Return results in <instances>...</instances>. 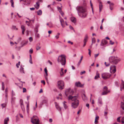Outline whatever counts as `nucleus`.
Returning a JSON list of instances; mask_svg holds the SVG:
<instances>
[{"mask_svg":"<svg viewBox=\"0 0 124 124\" xmlns=\"http://www.w3.org/2000/svg\"><path fill=\"white\" fill-rule=\"evenodd\" d=\"M121 107L124 110V102H121Z\"/></svg>","mask_w":124,"mask_h":124,"instance_id":"a878e982","label":"nucleus"},{"mask_svg":"<svg viewBox=\"0 0 124 124\" xmlns=\"http://www.w3.org/2000/svg\"><path fill=\"white\" fill-rule=\"evenodd\" d=\"M37 14L39 15H41L42 14V11L41 10H39L37 12Z\"/></svg>","mask_w":124,"mask_h":124,"instance_id":"b1692460","label":"nucleus"},{"mask_svg":"<svg viewBox=\"0 0 124 124\" xmlns=\"http://www.w3.org/2000/svg\"><path fill=\"white\" fill-rule=\"evenodd\" d=\"M9 121L8 117L6 118L4 120V124H7L8 122Z\"/></svg>","mask_w":124,"mask_h":124,"instance_id":"ddd939ff","label":"nucleus"},{"mask_svg":"<svg viewBox=\"0 0 124 124\" xmlns=\"http://www.w3.org/2000/svg\"><path fill=\"white\" fill-rule=\"evenodd\" d=\"M57 61L59 63H60L62 65H65L66 63L65 56L64 55H61L58 57Z\"/></svg>","mask_w":124,"mask_h":124,"instance_id":"7ed1b4c3","label":"nucleus"},{"mask_svg":"<svg viewBox=\"0 0 124 124\" xmlns=\"http://www.w3.org/2000/svg\"><path fill=\"white\" fill-rule=\"evenodd\" d=\"M11 101L12 104H14V103L15 101L13 99V98H11Z\"/></svg>","mask_w":124,"mask_h":124,"instance_id":"79ce46f5","label":"nucleus"},{"mask_svg":"<svg viewBox=\"0 0 124 124\" xmlns=\"http://www.w3.org/2000/svg\"><path fill=\"white\" fill-rule=\"evenodd\" d=\"M99 53L97 54H94V57L95 58H96L99 55Z\"/></svg>","mask_w":124,"mask_h":124,"instance_id":"774afa93","label":"nucleus"},{"mask_svg":"<svg viewBox=\"0 0 124 124\" xmlns=\"http://www.w3.org/2000/svg\"><path fill=\"white\" fill-rule=\"evenodd\" d=\"M26 89L24 88H23V92L24 93L26 92Z\"/></svg>","mask_w":124,"mask_h":124,"instance_id":"864d4df0","label":"nucleus"},{"mask_svg":"<svg viewBox=\"0 0 124 124\" xmlns=\"http://www.w3.org/2000/svg\"><path fill=\"white\" fill-rule=\"evenodd\" d=\"M70 28L72 30H74V29L72 26L70 25L69 26Z\"/></svg>","mask_w":124,"mask_h":124,"instance_id":"69168bd1","label":"nucleus"},{"mask_svg":"<svg viewBox=\"0 0 124 124\" xmlns=\"http://www.w3.org/2000/svg\"><path fill=\"white\" fill-rule=\"evenodd\" d=\"M29 62L31 63V64L32 63V59H30Z\"/></svg>","mask_w":124,"mask_h":124,"instance_id":"338daca9","label":"nucleus"},{"mask_svg":"<svg viewBox=\"0 0 124 124\" xmlns=\"http://www.w3.org/2000/svg\"><path fill=\"white\" fill-rule=\"evenodd\" d=\"M76 9L78 11V14L79 15V13H81L82 14V17H85L86 16V14L85 13L86 12V10L82 6H78Z\"/></svg>","mask_w":124,"mask_h":124,"instance_id":"f03ea898","label":"nucleus"},{"mask_svg":"<svg viewBox=\"0 0 124 124\" xmlns=\"http://www.w3.org/2000/svg\"><path fill=\"white\" fill-rule=\"evenodd\" d=\"M1 105L2 107V108H5V107L6 104L5 103H3L1 104Z\"/></svg>","mask_w":124,"mask_h":124,"instance_id":"f704fd0d","label":"nucleus"},{"mask_svg":"<svg viewBox=\"0 0 124 124\" xmlns=\"http://www.w3.org/2000/svg\"><path fill=\"white\" fill-rule=\"evenodd\" d=\"M66 92H68V94H72L73 93V92L72 90H71L70 89H69L66 90Z\"/></svg>","mask_w":124,"mask_h":124,"instance_id":"9b49d317","label":"nucleus"},{"mask_svg":"<svg viewBox=\"0 0 124 124\" xmlns=\"http://www.w3.org/2000/svg\"><path fill=\"white\" fill-rule=\"evenodd\" d=\"M110 44L112 45L114 44V42H112L111 40H110Z\"/></svg>","mask_w":124,"mask_h":124,"instance_id":"bf43d9fd","label":"nucleus"},{"mask_svg":"<svg viewBox=\"0 0 124 124\" xmlns=\"http://www.w3.org/2000/svg\"><path fill=\"white\" fill-rule=\"evenodd\" d=\"M21 28L22 30L25 29L24 26V25H22L21 26Z\"/></svg>","mask_w":124,"mask_h":124,"instance_id":"13d9d810","label":"nucleus"},{"mask_svg":"<svg viewBox=\"0 0 124 124\" xmlns=\"http://www.w3.org/2000/svg\"><path fill=\"white\" fill-rule=\"evenodd\" d=\"M12 28L14 30H18V29L16 28L15 26H12Z\"/></svg>","mask_w":124,"mask_h":124,"instance_id":"8fccbe9b","label":"nucleus"},{"mask_svg":"<svg viewBox=\"0 0 124 124\" xmlns=\"http://www.w3.org/2000/svg\"><path fill=\"white\" fill-rule=\"evenodd\" d=\"M58 86L59 88L62 90L64 88V85L63 82L62 80H60L58 82Z\"/></svg>","mask_w":124,"mask_h":124,"instance_id":"423d86ee","label":"nucleus"},{"mask_svg":"<svg viewBox=\"0 0 124 124\" xmlns=\"http://www.w3.org/2000/svg\"><path fill=\"white\" fill-rule=\"evenodd\" d=\"M96 42L95 39V38H93L92 39V43H94Z\"/></svg>","mask_w":124,"mask_h":124,"instance_id":"c756f323","label":"nucleus"},{"mask_svg":"<svg viewBox=\"0 0 124 124\" xmlns=\"http://www.w3.org/2000/svg\"><path fill=\"white\" fill-rule=\"evenodd\" d=\"M36 6L35 7L36 9H38L39 8V2H37L36 3Z\"/></svg>","mask_w":124,"mask_h":124,"instance_id":"a211bd4d","label":"nucleus"},{"mask_svg":"<svg viewBox=\"0 0 124 124\" xmlns=\"http://www.w3.org/2000/svg\"><path fill=\"white\" fill-rule=\"evenodd\" d=\"M25 30V29L22 30V34H24V32Z\"/></svg>","mask_w":124,"mask_h":124,"instance_id":"0e129e2a","label":"nucleus"},{"mask_svg":"<svg viewBox=\"0 0 124 124\" xmlns=\"http://www.w3.org/2000/svg\"><path fill=\"white\" fill-rule=\"evenodd\" d=\"M29 109V104H27V110L28 113V111Z\"/></svg>","mask_w":124,"mask_h":124,"instance_id":"e433bc0d","label":"nucleus"},{"mask_svg":"<svg viewBox=\"0 0 124 124\" xmlns=\"http://www.w3.org/2000/svg\"><path fill=\"white\" fill-rule=\"evenodd\" d=\"M88 38V37L87 35H86L84 39V42H87V41Z\"/></svg>","mask_w":124,"mask_h":124,"instance_id":"6ab92c4d","label":"nucleus"},{"mask_svg":"<svg viewBox=\"0 0 124 124\" xmlns=\"http://www.w3.org/2000/svg\"><path fill=\"white\" fill-rule=\"evenodd\" d=\"M36 35L37 37L38 38H39V34L37 33H36Z\"/></svg>","mask_w":124,"mask_h":124,"instance_id":"e2e57ef3","label":"nucleus"},{"mask_svg":"<svg viewBox=\"0 0 124 124\" xmlns=\"http://www.w3.org/2000/svg\"><path fill=\"white\" fill-rule=\"evenodd\" d=\"M120 117H119L117 118V121L118 122H120Z\"/></svg>","mask_w":124,"mask_h":124,"instance_id":"3c124183","label":"nucleus"},{"mask_svg":"<svg viewBox=\"0 0 124 124\" xmlns=\"http://www.w3.org/2000/svg\"><path fill=\"white\" fill-rule=\"evenodd\" d=\"M82 98L83 100H85L87 99V97L85 94H83L82 95Z\"/></svg>","mask_w":124,"mask_h":124,"instance_id":"5701e85b","label":"nucleus"},{"mask_svg":"<svg viewBox=\"0 0 124 124\" xmlns=\"http://www.w3.org/2000/svg\"><path fill=\"white\" fill-rule=\"evenodd\" d=\"M27 43H24L23 44L22 43L21 44V47H22L24 46H25Z\"/></svg>","mask_w":124,"mask_h":124,"instance_id":"a18cd8bd","label":"nucleus"},{"mask_svg":"<svg viewBox=\"0 0 124 124\" xmlns=\"http://www.w3.org/2000/svg\"><path fill=\"white\" fill-rule=\"evenodd\" d=\"M60 35V33H57V35L55 36V37L57 39H58L59 38V35Z\"/></svg>","mask_w":124,"mask_h":124,"instance_id":"37998d69","label":"nucleus"},{"mask_svg":"<svg viewBox=\"0 0 124 124\" xmlns=\"http://www.w3.org/2000/svg\"><path fill=\"white\" fill-rule=\"evenodd\" d=\"M111 76V74L108 73H104L102 74V78L104 79H106L108 78Z\"/></svg>","mask_w":124,"mask_h":124,"instance_id":"0eeeda50","label":"nucleus"},{"mask_svg":"<svg viewBox=\"0 0 124 124\" xmlns=\"http://www.w3.org/2000/svg\"><path fill=\"white\" fill-rule=\"evenodd\" d=\"M70 20H71V21L72 22L74 23H75L76 22V18L74 17H71L70 18Z\"/></svg>","mask_w":124,"mask_h":124,"instance_id":"f8f14e48","label":"nucleus"},{"mask_svg":"<svg viewBox=\"0 0 124 124\" xmlns=\"http://www.w3.org/2000/svg\"><path fill=\"white\" fill-rule=\"evenodd\" d=\"M47 101H48V100L47 99H45V100H43V101L42 102L43 103H47Z\"/></svg>","mask_w":124,"mask_h":124,"instance_id":"2f4dec72","label":"nucleus"},{"mask_svg":"<svg viewBox=\"0 0 124 124\" xmlns=\"http://www.w3.org/2000/svg\"><path fill=\"white\" fill-rule=\"evenodd\" d=\"M107 43V41L105 39L102 40L100 45L101 46H103L106 44Z\"/></svg>","mask_w":124,"mask_h":124,"instance_id":"9d476101","label":"nucleus"},{"mask_svg":"<svg viewBox=\"0 0 124 124\" xmlns=\"http://www.w3.org/2000/svg\"><path fill=\"white\" fill-rule=\"evenodd\" d=\"M60 19L61 23H64V20L62 19L61 17H60Z\"/></svg>","mask_w":124,"mask_h":124,"instance_id":"7c9ffc66","label":"nucleus"},{"mask_svg":"<svg viewBox=\"0 0 124 124\" xmlns=\"http://www.w3.org/2000/svg\"><path fill=\"white\" fill-rule=\"evenodd\" d=\"M115 84L117 86H118L119 85L118 82L117 81L115 82Z\"/></svg>","mask_w":124,"mask_h":124,"instance_id":"6e6d98bb","label":"nucleus"},{"mask_svg":"<svg viewBox=\"0 0 124 124\" xmlns=\"http://www.w3.org/2000/svg\"><path fill=\"white\" fill-rule=\"evenodd\" d=\"M29 40L31 42L33 40L32 38V37H30L29 38Z\"/></svg>","mask_w":124,"mask_h":124,"instance_id":"603ef678","label":"nucleus"},{"mask_svg":"<svg viewBox=\"0 0 124 124\" xmlns=\"http://www.w3.org/2000/svg\"><path fill=\"white\" fill-rule=\"evenodd\" d=\"M57 8L58 10L59 11V12H60V11H62V8H61L58 7H57Z\"/></svg>","mask_w":124,"mask_h":124,"instance_id":"473e14b6","label":"nucleus"},{"mask_svg":"<svg viewBox=\"0 0 124 124\" xmlns=\"http://www.w3.org/2000/svg\"><path fill=\"white\" fill-rule=\"evenodd\" d=\"M20 71L21 73H24L23 68L21 66L20 68Z\"/></svg>","mask_w":124,"mask_h":124,"instance_id":"dca6fc26","label":"nucleus"},{"mask_svg":"<svg viewBox=\"0 0 124 124\" xmlns=\"http://www.w3.org/2000/svg\"><path fill=\"white\" fill-rule=\"evenodd\" d=\"M83 58V56H82L81 57V59H80V61H79L78 62V63L77 64V65L78 66H79V65H80L81 63V61L82 59Z\"/></svg>","mask_w":124,"mask_h":124,"instance_id":"aec40b11","label":"nucleus"},{"mask_svg":"<svg viewBox=\"0 0 124 124\" xmlns=\"http://www.w3.org/2000/svg\"><path fill=\"white\" fill-rule=\"evenodd\" d=\"M114 67V69L113 70H112L113 72V73H114L116 71V66L115 65L114 66H112V67ZM112 67H110V69H111Z\"/></svg>","mask_w":124,"mask_h":124,"instance_id":"f3484780","label":"nucleus"},{"mask_svg":"<svg viewBox=\"0 0 124 124\" xmlns=\"http://www.w3.org/2000/svg\"><path fill=\"white\" fill-rule=\"evenodd\" d=\"M75 85L77 87L82 88L83 87L84 84H82L79 81L76 82Z\"/></svg>","mask_w":124,"mask_h":124,"instance_id":"1a4fd4ad","label":"nucleus"},{"mask_svg":"<svg viewBox=\"0 0 124 124\" xmlns=\"http://www.w3.org/2000/svg\"><path fill=\"white\" fill-rule=\"evenodd\" d=\"M78 97V95L74 96L70 95L68 97L69 100H71L72 101H74L71 104V107L74 108H77L79 104V101L77 99Z\"/></svg>","mask_w":124,"mask_h":124,"instance_id":"f257e3e1","label":"nucleus"},{"mask_svg":"<svg viewBox=\"0 0 124 124\" xmlns=\"http://www.w3.org/2000/svg\"><path fill=\"white\" fill-rule=\"evenodd\" d=\"M39 24H37L36 25L35 27V29H38L39 27Z\"/></svg>","mask_w":124,"mask_h":124,"instance_id":"a19ab883","label":"nucleus"},{"mask_svg":"<svg viewBox=\"0 0 124 124\" xmlns=\"http://www.w3.org/2000/svg\"><path fill=\"white\" fill-rule=\"evenodd\" d=\"M63 105L64 108L65 109H66L67 108V107L66 104L65 103H63Z\"/></svg>","mask_w":124,"mask_h":124,"instance_id":"c03bdc74","label":"nucleus"},{"mask_svg":"<svg viewBox=\"0 0 124 124\" xmlns=\"http://www.w3.org/2000/svg\"><path fill=\"white\" fill-rule=\"evenodd\" d=\"M41 48V47H40L38 46H36V49L37 50H39Z\"/></svg>","mask_w":124,"mask_h":124,"instance_id":"4c0bfd02","label":"nucleus"},{"mask_svg":"<svg viewBox=\"0 0 124 124\" xmlns=\"http://www.w3.org/2000/svg\"><path fill=\"white\" fill-rule=\"evenodd\" d=\"M98 103L99 104L101 105L102 104V99L101 98H99L98 99Z\"/></svg>","mask_w":124,"mask_h":124,"instance_id":"2eb2a0df","label":"nucleus"},{"mask_svg":"<svg viewBox=\"0 0 124 124\" xmlns=\"http://www.w3.org/2000/svg\"><path fill=\"white\" fill-rule=\"evenodd\" d=\"M109 60L110 62H113L115 64H117L118 62L120 61L119 59H116V57L114 56L109 57Z\"/></svg>","mask_w":124,"mask_h":124,"instance_id":"20e7f679","label":"nucleus"},{"mask_svg":"<svg viewBox=\"0 0 124 124\" xmlns=\"http://www.w3.org/2000/svg\"><path fill=\"white\" fill-rule=\"evenodd\" d=\"M99 74L98 72V71H97L96 73V76H95L94 79H97L98 78H99Z\"/></svg>","mask_w":124,"mask_h":124,"instance_id":"4be33fe9","label":"nucleus"},{"mask_svg":"<svg viewBox=\"0 0 124 124\" xmlns=\"http://www.w3.org/2000/svg\"><path fill=\"white\" fill-rule=\"evenodd\" d=\"M60 73L61 76H64V72L63 71L60 72Z\"/></svg>","mask_w":124,"mask_h":124,"instance_id":"de8ad7c7","label":"nucleus"},{"mask_svg":"<svg viewBox=\"0 0 124 124\" xmlns=\"http://www.w3.org/2000/svg\"><path fill=\"white\" fill-rule=\"evenodd\" d=\"M20 103L21 106H22L24 105L23 103V100L22 99H21L20 100Z\"/></svg>","mask_w":124,"mask_h":124,"instance_id":"393cba45","label":"nucleus"},{"mask_svg":"<svg viewBox=\"0 0 124 124\" xmlns=\"http://www.w3.org/2000/svg\"><path fill=\"white\" fill-rule=\"evenodd\" d=\"M56 108L57 109L60 111H61V109L60 107L59 106H56Z\"/></svg>","mask_w":124,"mask_h":124,"instance_id":"c9c22d12","label":"nucleus"},{"mask_svg":"<svg viewBox=\"0 0 124 124\" xmlns=\"http://www.w3.org/2000/svg\"><path fill=\"white\" fill-rule=\"evenodd\" d=\"M59 12L61 14L62 16H63L64 15V13L62 11H60Z\"/></svg>","mask_w":124,"mask_h":124,"instance_id":"09e8293b","label":"nucleus"},{"mask_svg":"<svg viewBox=\"0 0 124 124\" xmlns=\"http://www.w3.org/2000/svg\"><path fill=\"white\" fill-rule=\"evenodd\" d=\"M44 71L45 72L46 76H47L48 75V74L47 73V70L46 68H45Z\"/></svg>","mask_w":124,"mask_h":124,"instance_id":"cd10ccee","label":"nucleus"},{"mask_svg":"<svg viewBox=\"0 0 124 124\" xmlns=\"http://www.w3.org/2000/svg\"><path fill=\"white\" fill-rule=\"evenodd\" d=\"M107 3L108 4H109V6H112L114 5V4L113 3L109 1H108Z\"/></svg>","mask_w":124,"mask_h":124,"instance_id":"412c9836","label":"nucleus"},{"mask_svg":"<svg viewBox=\"0 0 124 124\" xmlns=\"http://www.w3.org/2000/svg\"><path fill=\"white\" fill-rule=\"evenodd\" d=\"M31 121L33 124H39V119L36 116H34L33 118H31Z\"/></svg>","mask_w":124,"mask_h":124,"instance_id":"39448f33","label":"nucleus"},{"mask_svg":"<svg viewBox=\"0 0 124 124\" xmlns=\"http://www.w3.org/2000/svg\"><path fill=\"white\" fill-rule=\"evenodd\" d=\"M48 62H49L51 65H52L53 64L51 62L50 60H48Z\"/></svg>","mask_w":124,"mask_h":124,"instance_id":"680f3d73","label":"nucleus"},{"mask_svg":"<svg viewBox=\"0 0 124 124\" xmlns=\"http://www.w3.org/2000/svg\"><path fill=\"white\" fill-rule=\"evenodd\" d=\"M10 2L11 3L12 7L13 8H14V2H13V0H10Z\"/></svg>","mask_w":124,"mask_h":124,"instance_id":"bb28decb","label":"nucleus"},{"mask_svg":"<svg viewBox=\"0 0 124 124\" xmlns=\"http://www.w3.org/2000/svg\"><path fill=\"white\" fill-rule=\"evenodd\" d=\"M61 25L63 28H64L65 27L64 24V23H61Z\"/></svg>","mask_w":124,"mask_h":124,"instance_id":"052dcab7","label":"nucleus"},{"mask_svg":"<svg viewBox=\"0 0 124 124\" xmlns=\"http://www.w3.org/2000/svg\"><path fill=\"white\" fill-rule=\"evenodd\" d=\"M57 8L58 10L59 11V12H60V11H62V8H61L58 7H57Z\"/></svg>","mask_w":124,"mask_h":124,"instance_id":"72a5a7b5","label":"nucleus"},{"mask_svg":"<svg viewBox=\"0 0 124 124\" xmlns=\"http://www.w3.org/2000/svg\"><path fill=\"white\" fill-rule=\"evenodd\" d=\"M99 11L100 12L102 10V5L101 2H100L99 4Z\"/></svg>","mask_w":124,"mask_h":124,"instance_id":"4468645a","label":"nucleus"},{"mask_svg":"<svg viewBox=\"0 0 124 124\" xmlns=\"http://www.w3.org/2000/svg\"><path fill=\"white\" fill-rule=\"evenodd\" d=\"M90 5L92 9V10L93 13V4L91 2V0L90 1Z\"/></svg>","mask_w":124,"mask_h":124,"instance_id":"49530a36","label":"nucleus"},{"mask_svg":"<svg viewBox=\"0 0 124 124\" xmlns=\"http://www.w3.org/2000/svg\"><path fill=\"white\" fill-rule=\"evenodd\" d=\"M121 122L123 124L124 123V116L122 118L121 120Z\"/></svg>","mask_w":124,"mask_h":124,"instance_id":"5fc2aeb1","label":"nucleus"},{"mask_svg":"<svg viewBox=\"0 0 124 124\" xmlns=\"http://www.w3.org/2000/svg\"><path fill=\"white\" fill-rule=\"evenodd\" d=\"M2 89L4 90L5 87H4V84L3 82H2Z\"/></svg>","mask_w":124,"mask_h":124,"instance_id":"c85d7f7f","label":"nucleus"},{"mask_svg":"<svg viewBox=\"0 0 124 124\" xmlns=\"http://www.w3.org/2000/svg\"><path fill=\"white\" fill-rule=\"evenodd\" d=\"M41 83L43 84L44 85L45 84V81L42 80L41 81Z\"/></svg>","mask_w":124,"mask_h":124,"instance_id":"4d7b16f0","label":"nucleus"},{"mask_svg":"<svg viewBox=\"0 0 124 124\" xmlns=\"http://www.w3.org/2000/svg\"><path fill=\"white\" fill-rule=\"evenodd\" d=\"M21 107L23 112H24L25 111V108L24 106H21Z\"/></svg>","mask_w":124,"mask_h":124,"instance_id":"58836bf2","label":"nucleus"},{"mask_svg":"<svg viewBox=\"0 0 124 124\" xmlns=\"http://www.w3.org/2000/svg\"><path fill=\"white\" fill-rule=\"evenodd\" d=\"M29 53L30 54H32L33 52V50L32 48H31L29 51Z\"/></svg>","mask_w":124,"mask_h":124,"instance_id":"ea45409f","label":"nucleus"},{"mask_svg":"<svg viewBox=\"0 0 124 124\" xmlns=\"http://www.w3.org/2000/svg\"><path fill=\"white\" fill-rule=\"evenodd\" d=\"M110 92V91L108 90V87L105 86L103 88V90L102 93L101 95H107V94Z\"/></svg>","mask_w":124,"mask_h":124,"instance_id":"6e6552de","label":"nucleus"}]
</instances>
